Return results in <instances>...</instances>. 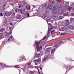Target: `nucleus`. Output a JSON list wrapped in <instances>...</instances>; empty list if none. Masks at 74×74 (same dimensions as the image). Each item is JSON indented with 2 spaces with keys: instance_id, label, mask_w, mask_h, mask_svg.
<instances>
[{
  "instance_id": "nucleus-60",
  "label": "nucleus",
  "mask_w": 74,
  "mask_h": 74,
  "mask_svg": "<svg viewBox=\"0 0 74 74\" xmlns=\"http://www.w3.org/2000/svg\"><path fill=\"white\" fill-rule=\"evenodd\" d=\"M40 70H42V68L41 67L40 68Z\"/></svg>"
},
{
  "instance_id": "nucleus-11",
  "label": "nucleus",
  "mask_w": 74,
  "mask_h": 74,
  "mask_svg": "<svg viewBox=\"0 0 74 74\" xmlns=\"http://www.w3.org/2000/svg\"><path fill=\"white\" fill-rule=\"evenodd\" d=\"M5 28L4 27L0 29V32H4V31H5Z\"/></svg>"
},
{
  "instance_id": "nucleus-48",
  "label": "nucleus",
  "mask_w": 74,
  "mask_h": 74,
  "mask_svg": "<svg viewBox=\"0 0 74 74\" xmlns=\"http://www.w3.org/2000/svg\"><path fill=\"white\" fill-rule=\"evenodd\" d=\"M54 4V1H52L51 2V4Z\"/></svg>"
},
{
  "instance_id": "nucleus-49",
  "label": "nucleus",
  "mask_w": 74,
  "mask_h": 74,
  "mask_svg": "<svg viewBox=\"0 0 74 74\" xmlns=\"http://www.w3.org/2000/svg\"><path fill=\"white\" fill-rule=\"evenodd\" d=\"M10 25H12H12H12V22H11L10 23Z\"/></svg>"
},
{
  "instance_id": "nucleus-42",
  "label": "nucleus",
  "mask_w": 74,
  "mask_h": 74,
  "mask_svg": "<svg viewBox=\"0 0 74 74\" xmlns=\"http://www.w3.org/2000/svg\"><path fill=\"white\" fill-rule=\"evenodd\" d=\"M55 31L54 30H52L51 32V34H52V33H53V32H54Z\"/></svg>"
},
{
  "instance_id": "nucleus-9",
  "label": "nucleus",
  "mask_w": 74,
  "mask_h": 74,
  "mask_svg": "<svg viewBox=\"0 0 74 74\" xmlns=\"http://www.w3.org/2000/svg\"><path fill=\"white\" fill-rule=\"evenodd\" d=\"M30 62H28L25 65V67H29V65H30Z\"/></svg>"
},
{
  "instance_id": "nucleus-41",
  "label": "nucleus",
  "mask_w": 74,
  "mask_h": 74,
  "mask_svg": "<svg viewBox=\"0 0 74 74\" xmlns=\"http://www.w3.org/2000/svg\"><path fill=\"white\" fill-rule=\"evenodd\" d=\"M3 25H6V24H7V22H5V23H3Z\"/></svg>"
},
{
  "instance_id": "nucleus-43",
  "label": "nucleus",
  "mask_w": 74,
  "mask_h": 74,
  "mask_svg": "<svg viewBox=\"0 0 74 74\" xmlns=\"http://www.w3.org/2000/svg\"><path fill=\"white\" fill-rule=\"evenodd\" d=\"M27 17H29V14L27 13Z\"/></svg>"
},
{
  "instance_id": "nucleus-3",
  "label": "nucleus",
  "mask_w": 74,
  "mask_h": 74,
  "mask_svg": "<svg viewBox=\"0 0 74 74\" xmlns=\"http://www.w3.org/2000/svg\"><path fill=\"white\" fill-rule=\"evenodd\" d=\"M36 49H37V52H40V51H41V49H42V47L40 46L39 47V45H37L36 46Z\"/></svg>"
},
{
  "instance_id": "nucleus-17",
  "label": "nucleus",
  "mask_w": 74,
  "mask_h": 74,
  "mask_svg": "<svg viewBox=\"0 0 74 74\" xmlns=\"http://www.w3.org/2000/svg\"><path fill=\"white\" fill-rule=\"evenodd\" d=\"M6 64H4L3 65V68H4V67H5L6 68H7V67H9V66L8 65H5Z\"/></svg>"
},
{
  "instance_id": "nucleus-21",
  "label": "nucleus",
  "mask_w": 74,
  "mask_h": 74,
  "mask_svg": "<svg viewBox=\"0 0 74 74\" xmlns=\"http://www.w3.org/2000/svg\"><path fill=\"white\" fill-rule=\"evenodd\" d=\"M57 10H54L53 12V14H57Z\"/></svg>"
},
{
  "instance_id": "nucleus-45",
  "label": "nucleus",
  "mask_w": 74,
  "mask_h": 74,
  "mask_svg": "<svg viewBox=\"0 0 74 74\" xmlns=\"http://www.w3.org/2000/svg\"><path fill=\"white\" fill-rule=\"evenodd\" d=\"M74 13H72L71 14V16H74Z\"/></svg>"
},
{
  "instance_id": "nucleus-46",
  "label": "nucleus",
  "mask_w": 74,
  "mask_h": 74,
  "mask_svg": "<svg viewBox=\"0 0 74 74\" xmlns=\"http://www.w3.org/2000/svg\"><path fill=\"white\" fill-rule=\"evenodd\" d=\"M73 21V18H71L70 21L71 22H72Z\"/></svg>"
},
{
  "instance_id": "nucleus-47",
  "label": "nucleus",
  "mask_w": 74,
  "mask_h": 74,
  "mask_svg": "<svg viewBox=\"0 0 74 74\" xmlns=\"http://www.w3.org/2000/svg\"><path fill=\"white\" fill-rule=\"evenodd\" d=\"M17 11H17V9L16 8V10H15L16 12H17Z\"/></svg>"
},
{
  "instance_id": "nucleus-55",
  "label": "nucleus",
  "mask_w": 74,
  "mask_h": 74,
  "mask_svg": "<svg viewBox=\"0 0 74 74\" xmlns=\"http://www.w3.org/2000/svg\"><path fill=\"white\" fill-rule=\"evenodd\" d=\"M10 39L9 38V39H8V40L7 41H10Z\"/></svg>"
},
{
  "instance_id": "nucleus-56",
  "label": "nucleus",
  "mask_w": 74,
  "mask_h": 74,
  "mask_svg": "<svg viewBox=\"0 0 74 74\" xmlns=\"http://www.w3.org/2000/svg\"><path fill=\"white\" fill-rule=\"evenodd\" d=\"M38 72L39 74H40V72L39 71H38Z\"/></svg>"
},
{
  "instance_id": "nucleus-18",
  "label": "nucleus",
  "mask_w": 74,
  "mask_h": 74,
  "mask_svg": "<svg viewBox=\"0 0 74 74\" xmlns=\"http://www.w3.org/2000/svg\"><path fill=\"white\" fill-rule=\"evenodd\" d=\"M40 53L36 54L35 56V57H37V58H39V56H40Z\"/></svg>"
},
{
  "instance_id": "nucleus-7",
  "label": "nucleus",
  "mask_w": 74,
  "mask_h": 74,
  "mask_svg": "<svg viewBox=\"0 0 74 74\" xmlns=\"http://www.w3.org/2000/svg\"><path fill=\"white\" fill-rule=\"evenodd\" d=\"M34 63H38V62H41V59H38L37 60H35L34 61Z\"/></svg>"
},
{
  "instance_id": "nucleus-6",
  "label": "nucleus",
  "mask_w": 74,
  "mask_h": 74,
  "mask_svg": "<svg viewBox=\"0 0 74 74\" xmlns=\"http://www.w3.org/2000/svg\"><path fill=\"white\" fill-rule=\"evenodd\" d=\"M70 28H69V27H68L67 26H66V32H71V30H70Z\"/></svg>"
},
{
  "instance_id": "nucleus-5",
  "label": "nucleus",
  "mask_w": 74,
  "mask_h": 74,
  "mask_svg": "<svg viewBox=\"0 0 74 74\" xmlns=\"http://www.w3.org/2000/svg\"><path fill=\"white\" fill-rule=\"evenodd\" d=\"M59 44L58 42L54 44V47L57 48V47H58L59 46Z\"/></svg>"
},
{
  "instance_id": "nucleus-20",
  "label": "nucleus",
  "mask_w": 74,
  "mask_h": 74,
  "mask_svg": "<svg viewBox=\"0 0 74 74\" xmlns=\"http://www.w3.org/2000/svg\"><path fill=\"white\" fill-rule=\"evenodd\" d=\"M0 10H1V11H4V8L3 7H0Z\"/></svg>"
},
{
  "instance_id": "nucleus-39",
  "label": "nucleus",
  "mask_w": 74,
  "mask_h": 74,
  "mask_svg": "<svg viewBox=\"0 0 74 74\" xmlns=\"http://www.w3.org/2000/svg\"><path fill=\"white\" fill-rule=\"evenodd\" d=\"M0 16H3V13H2V12H1L0 14Z\"/></svg>"
},
{
  "instance_id": "nucleus-61",
  "label": "nucleus",
  "mask_w": 74,
  "mask_h": 74,
  "mask_svg": "<svg viewBox=\"0 0 74 74\" xmlns=\"http://www.w3.org/2000/svg\"><path fill=\"white\" fill-rule=\"evenodd\" d=\"M49 25H51V24L49 23Z\"/></svg>"
},
{
  "instance_id": "nucleus-57",
  "label": "nucleus",
  "mask_w": 74,
  "mask_h": 74,
  "mask_svg": "<svg viewBox=\"0 0 74 74\" xmlns=\"http://www.w3.org/2000/svg\"><path fill=\"white\" fill-rule=\"evenodd\" d=\"M35 64L36 65H37V64H38L35 63Z\"/></svg>"
},
{
  "instance_id": "nucleus-52",
  "label": "nucleus",
  "mask_w": 74,
  "mask_h": 74,
  "mask_svg": "<svg viewBox=\"0 0 74 74\" xmlns=\"http://www.w3.org/2000/svg\"><path fill=\"white\" fill-rule=\"evenodd\" d=\"M62 35H64V33H62L61 34V36H62Z\"/></svg>"
},
{
  "instance_id": "nucleus-40",
  "label": "nucleus",
  "mask_w": 74,
  "mask_h": 74,
  "mask_svg": "<svg viewBox=\"0 0 74 74\" xmlns=\"http://www.w3.org/2000/svg\"><path fill=\"white\" fill-rule=\"evenodd\" d=\"M57 1L58 2V3H60V2H61V0H57Z\"/></svg>"
},
{
  "instance_id": "nucleus-23",
  "label": "nucleus",
  "mask_w": 74,
  "mask_h": 74,
  "mask_svg": "<svg viewBox=\"0 0 74 74\" xmlns=\"http://www.w3.org/2000/svg\"><path fill=\"white\" fill-rule=\"evenodd\" d=\"M34 73V71H30L29 72L30 74H33Z\"/></svg>"
},
{
  "instance_id": "nucleus-51",
  "label": "nucleus",
  "mask_w": 74,
  "mask_h": 74,
  "mask_svg": "<svg viewBox=\"0 0 74 74\" xmlns=\"http://www.w3.org/2000/svg\"><path fill=\"white\" fill-rule=\"evenodd\" d=\"M45 39H46V37H45L44 38L43 40H45Z\"/></svg>"
},
{
  "instance_id": "nucleus-29",
  "label": "nucleus",
  "mask_w": 74,
  "mask_h": 74,
  "mask_svg": "<svg viewBox=\"0 0 74 74\" xmlns=\"http://www.w3.org/2000/svg\"><path fill=\"white\" fill-rule=\"evenodd\" d=\"M47 59V58L45 57L44 58H43V60H42V62H44Z\"/></svg>"
},
{
  "instance_id": "nucleus-10",
  "label": "nucleus",
  "mask_w": 74,
  "mask_h": 74,
  "mask_svg": "<svg viewBox=\"0 0 74 74\" xmlns=\"http://www.w3.org/2000/svg\"><path fill=\"white\" fill-rule=\"evenodd\" d=\"M66 27H63L61 29V31H64V30H66Z\"/></svg>"
},
{
  "instance_id": "nucleus-62",
  "label": "nucleus",
  "mask_w": 74,
  "mask_h": 74,
  "mask_svg": "<svg viewBox=\"0 0 74 74\" xmlns=\"http://www.w3.org/2000/svg\"><path fill=\"white\" fill-rule=\"evenodd\" d=\"M53 37H55V36H53Z\"/></svg>"
},
{
  "instance_id": "nucleus-38",
  "label": "nucleus",
  "mask_w": 74,
  "mask_h": 74,
  "mask_svg": "<svg viewBox=\"0 0 74 74\" xmlns=\"http://www.w3.org/2000/svg\"><path fill=\"white\" fill-rule=\"evenodd\" d=\"M52 18H53V19H55V18H56V16H52Z\"/></svg>"
},
{
  "instance_id": "nucleus-27",
  "label": "nucleus",
  "mask_w": 74,
  "mask_h": 74,
  "mask_svg": "<svg viewBox=\"0 0 74 74\" xmlns=\"http://www.w3.org/2000/svg\"><path fill=\"white\" fill-rule=\"evenodd\" d=\"M55 51V49H53L51 51V52L52 53H53Z\"/></svg>"
},
{
  "instance_id": "nucleus-37",
  "label": "nucleus",
  "mask_w": 74,
  "mask_h": 74,
  "mask_svg": "<svg viewBox=\"0 0 74 74\" xmlns=\"http://www.w3.org/2000/svg\"><path fill=\"white\" fill-rule=\"evenodd\" d=\"M62 18H63V17H62V16H60L59 17V19H62Z\"/></svg>"
},
{
  "instance_id": "nucleus-8",
  "label": "nucleus",
  "mask_w": 74,
  "mask_h": 74,
  "mask_svg": "<svg viewBox=\"0 0 74 74\" xmlns=\"http://www.w3.org/2000/svg\"><path fill=\"white\" fill-rule=\"evenodd\" d=\"M25 9H23L21 10V12L22 14H25Z\"/></svg>"
},
{
  "instance_id": "nucleus-28",
  "label": "nucleus",
  "mask_w": 74,
  "mask_h": 74,
  "mask_svg": "<svg viewBox=\"0 0 74 74\" xmlns=\"http://www.w3.org/2000/svg\"><path fill=\"white\" fill-rule=\"evenodd\" d=\"M3 36V33H0V39H1V38Z\"/></svg>"
},
{
  "instance_id": "nucleus-53",
  "label": "nucleus",
  "mask_w": 74,
  "mask_h": 74,
  "mask_svg": "<svg viewBox=\"0 0 74 74\" xmlns=\"http://www.w3.org/2000/svg\"><path fill=\"white\" fill-rule=\"evenodd\" d=\"M3 7H5V4H4L3 5Z\"/></svg>"
},
{
  "instance_id": "nucleus-13",
  "label": "nucleus",
  "mask_w": 74,
  "mask_h": 74,
  "mask_svg": "<svg viewBox=\"0 0 74 74\" xmlns=\"http://www.w3.org/2000/svg\"><path fill=\"white\" fill-rule=\"evenodd\" d=\"M69 28L70 29H71V30H73V29H74V26L70 25L69 26Z\"/></svg>"
},
{
  "instance_id": "nucleus-30",
  "label": "nucleus",
  "mask_w": 74,
  "mask_h": 74,
  "mask_svg": "<svg viewBox=\"0 0 74 74\" xmlns=\"http://www.w3.org/2000/svg\"><path fill=\"white\" fill-rule=\"evenodd\" d=\"M72 8V7L71 6H70L68 8V10H71Z\"/></svg>"
},
{
  "instance_id": "nucleus-14",
  "label": "nucleus",
  "mask_w": 74,
  "mask_h": 74,
  "mask_svg": "<svg viewBox=\"0 0 74 74\" xmlns=\"http://www.w3.org/2000/svg\"><path fill=\"white\" fill-rule=\"evenodd\" d=\"M30 6L28 5L26 6V9L27 10H30Z\"/></svg>"
},
{
  "instance_id": "nucleus-12",
  "label": "nucleus",
  "mask_w": 74,
  "mask_h": 74,
  "mask_svg": "<svg viewBox=\"0 0 74 74\" xmlns=\"http://www.w3.org/2000/svg\"><path fill=\"white\" fill-rule=\"evenodd\" d=\"M7 14H8V13L6 11H5L3 13V14L4 16H6L7 15Z\"/></svg>"
},
{
  "instance_id": "nucleus-44",
  "label": "nucleus",
  "mask_w": 74,
  "mask_h": 74,
  "mask_svg": "<svg viewBox=\"0 0 74 74\" xmlns=\"http://www.w3.org/2000/svg\"><path fill=\"white\" fill-rule=\"evenodd\" d=\"M0 64L1 65H2V66H3V65H4V63H0Z\"/></svg>"
},
{
  "instance_id": "nucleus-63",
  "label": "nucleus",
  "mask_w": 74,
  "mask_h": 74,
  "mask_svg": "<svg viewBox=\"0 0 74 74\" xmlns=\"http://www.w3.org/2000/svg\"><path fill=\"white\" fill-rule=\"evenodd\" d=\"M46 5H47V4H46Z\"/></svg>"
},
{
  "instance_id": "nucleus-31",
  "label": "nucleus",
  "mask_w": 74,
  "mask_h": 74,
  "mask_svg": "<svg viewBox=\"0 0 74 74\" xmlns=\"http://www.w3.org/2000/svg\"><path fill=\"white\" fill-rule=\"evenodd\" d=\"M23 56L20 58V62H21V61H22L23 60Z\"/></svg>"
},
{
  "instance_id": "nucleus-25",
  "label": "nucleus",
  "mask_w": 74,
  "mask_h": 74,
  "mask_svg": "<svg viewBox=\"0 0 74 74\" xmlns=\"http://www.w3.org/2000/svg\"><path fill=\"white\" fill-rule=\"evenodd\" d=\"M51 51V48H47L46 49V51L47 52H49V51Z\"/></svg>"
},
{
  "instance_id": "nucleus-35",
  "label": "nucleus",
  "mask_w": 74,
  "mask_h": 74,
  "mask_svg": "<svg viewBox=\"0 0 74 74\" xmlns=\"http://www.w3.org/2000/svg\"><path fill=\"white\" fill-rule=\"evenodd\" d=\"M46 20L48 21H50V18H46Z\"/></svg>"
},
{
  "instance_id": "nucleus-22",
  "label": "nucleus",
  "mask_w": 74,
  "mask_h": 74,
  "mask_svg": "<svg viewBox=\"0 0 74 74\" xmlns=\"http://www.w3.org/2000/svg\"><path fill=\"white\" fill-rule=\"evenodd\" d=\"M52 8V6L51 5H49L47 7V9L49 10Z\"/></svg>"
},
{
  "instance_id": "nucleus-16",
  "label": "nucleus",
  "mask_w": 74,
  "mask_h": 74,
  "mask_svg": "<svg viewBox=\"0 0 74 74\" xmlns=\"http://www.w3.org/2000/svg\"><path fill=\"white\" fill-rule=\"evenodd\" d=\"M49 34H50V31H49V30H48L47 31V37H49Z\"/></svg>"
},
{
  "instance_id": "nucleus-26",
  "label": "nucleus",
  "mask_w": 74,
  "mask_h": 74,
  "mask_svg": "<svg viewBox=\"0 0 74 74\" xmlns=\"http://www.w3.org/2000/svg\"><path fill=\"white\" fill-rule=\"evenodd\" d=\"M14 67L18 69V68H19V66L18 65H16L15 66H14Z\"/></svg>"
},
{
  "instance_id": "nucleus-1",
  "label": "nucleus",
  "mask_w": 74,
  "mask_h": 74,
  "mask_svg": "<svg viewBox=\"0 0 74 74\" xmlns=\"http://www.w3.org/2000/svg\"><path fill=\"white\" fill-rule=\"evenodd\" d=\"M66 41V39H62L61 40H59L58 42L59 44V45L60 44H62L63 43H64Z\"/></svg>"
},
{
  "instance_id": "nucleus-32",
  "label": "nucleus",
  "mask_w": 74,
  "mask_h": 74,
  "mask_svg": "<svg viewBox=\"0 0 74 74\" xmlns=\"http://www.w3.org/2000/svg\"><path fill=\"white\" fill-rule=\"evenodd\" d=\"M40 42H35V44H36V45H40Z\"/></svg>"
},
{
  "instance_id": "nucleus-50",
  "label": "nucleus",
  "mask_w": 74,
  "mask_h": 74,
  "mask_svg": "<svg viewBox=\"0 0 74 74\" xmlns=\"http://www.w3.org/2000/svg\"><path fill=\"white\" fill-rule=\"evenodd\" d=\"M21 5H19V8H21Z\"/></svg>"
},
{
  "instance_id": "nucleus-58",
  "label": "nucleus",
  "mask_w": 74,
  "mask_h": 74,
  "mask_svg": "<svg viewBox=\"0 0 74 74\" xmlns=\"http://www.w3.org/2000/svg\"><path fill=\"white\" fill-rule=\"evenodd\" d=\"M23 71H24L25 70V68H23Z\"/></svg>"
},
{
  "instance_id": "nucleus-59",
  "label": "nucleus",
  "mask_w": 74,
  "mask_h": 74,
  "mask_svg": "<svg viewBox=\"0 0 74 74\" xmlns=\"http://www.w3.org/2000/svg\"><path fill=\"white\" fill-rule=\"evenodd\" d=\"M72 33H73V34H74V32H72Z\"/></svg>"
},
{
  "instance_id": "nucleus-2",
  "label": "nucleus",
  "mask_w": 74,
  "mask_h": 74,
  "mask_svg": "<svg viewBox=\"0 0 74 74\" xmlns=\"http://www.w3.org/2000/svg\"><path fill=\"white\" fill-rule=\"evenodd\" d=\"M74 67V66H64V67H66V68L67 70H70V69H73V68Z\"/></svg>"
},
{
  "instance_id": "nucleus-33",
  "label": "nucleus",
  "mask_w": 74,
  "mask_h": 74,
  "mask_svg": "<svg viewBox=\"0 0 74 74\" xmlns=\"http://www.w3.org/2000/svg\"><path fill=\"white\" fill-rule=\"evenodd\" d=\"M58 7L57 5H55L54 6V9H55V10H56V9Z\"/></svg>"
},
{
  "instance_id": "nucleus-54",
  "label": "nucleus",
  "mask_w": 74,
  "mask_h": 74,
  "mask_svg": "<svg viewBox=\"0 0 74 74\" xmlns=\"http://www.w3.org/2000/svg\"><path fill=\"white\" fill-rule=\"evenodd\" d=\"M64 16H67V14H64Z\"/></svg>"
},
{
  "instance_id": "nucleus-19",
  "label": "nucleus",
  "mask_w": 74,
  "mask_h": 74,
  "mask_svg": "<svg viewBox=\"0 0 74 74\" xmlns=\"http://www.w3.org/2000/svg\"><path fill=\"white\" fill-rule=\"evenodd\" d=\"M64 11L63 10H61V11H60L59 12L60 14V15H61V14H63V13H64Z\"/></svg>"
},
{
  "instance_id": "nucleus-36",
  "label": "nucleus",
  "mask_w": 74,
  "mask_h": 74,
  "mask_svg": "<svg viewBox=\"0 0 74 74\" xmlns=\"http://www.w3.org/2000/svg\"><path fill=\"white\" fill-rule=\"evenodd\" d=\"M68 40H69V41H72V38H69L68 39Z\"/></svg>"
},
{
  "instance_id": "nucleus-15",
  "label": "nucleus",
  "mask_w": 74,
  "mask_h": 74,
  "mask_svg": "<svg viewBox=\"0 0 74 74\" xmlns=\"http://www.w3.org/2000/svg\"><path fill=\"white\" fill-rule=\"evenodd\" d=\"M65 23H66V24L67 25H69V21L68 20H66L65 21Z\"/></svg>"
},
{
  "instance_id": "nucleus-24",
  "label": "nucleus",
  "mask_w": 74,
  "mask_h": 74,
  "mask_svg": "<svg viewBox=\"0 0 74 74\" xmlns=\"http://www.w3.org/2000/svg\"><path fill=\"white\" fill-rule=\"evenodd\" d=\"M11 14H12V12H9L8 13V15L9 16H10L11 15Z\"/></svg>"
},
{
  "instance_id": "nucleus-4",
  "label": "nucleus",
  "mask_w": 74,
  "mask_h": 74,
  "mask_svg": "<svg viewBox=\"0 0 74 74\" xmlns=\"http://www.w3.org/2000/svg\"><path fill=\"white\" fill-rule=\"evenodd\" d=\"M48 29V30H49V31H51V30L53 29V27L52 25H50L49 26Z\"/></svg>"
},
{
  "instance_id": "nucleus-34",
  "label": "nucleus",
  "mask_w": 74,
  "mask_h": 74,
  "mask_svg": "<svg viewBox=\"0 0 74 74\" xmlns=\"http://www.w3.org/2000/svg\"><path fill=\"white\" fill-rule=\"evenodd\" d=\"M10 39H12V40H13V39H14V37H13V36H10Z\"/></svg>"
}]
</instances>
